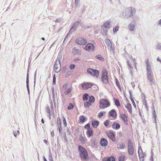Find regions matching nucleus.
Here are the masks:
<instances>
[{"instance_id":"obj_1","label":"nucleus","mask_w":161,"mask_h":161,"mask_svg":"<svg viewBox=\"0 0 161 161\" xmlns=\"http://www.w3.org/2000/svg\"><path fill=\"white\" fill-rule=\"evenodd\" d=\"M127 64L129 67V69L130 70V73L133 76V73L134 71L133 70V67L136 69L137 63L135 62V59L130 58L128 60L127 62Z\"/></svg>"},{"instance_id":"obj_2","label":"nucleus","mask_w":161,"mask_h":161,"mask_svg":"<svg viewBox=\"0 0 161 161\" xmlns=\"http://www.w3.org/2000/svg\"><path fill=\"white\" fill-rule=\"evenodd\" d=\"M78 151L79 155L81 159L83 160H87L89 158L88 153L86 150L81 146L78 147Z\"/></svg>"},{"instance_id":"obj_3","label":"nucleus","mask_w":161,"mask_h":161,"mask_svg":"<svg viewBox=\"0 0 161 161\" xmlns=\"http://www.w3.org/2000/svg\"><path fill=\"white\" fill-rule=\"evenodd\" d=\"M136 10L134 8L132 7L128 8L123 12V15L125 18H128L132 17L133 14L135 13Z\"/></svg>"},{"instance_id":"obj_4","label":"nucleus","mask_w":161,"mask_h":161,"mask_svg":"<svg viewBox=\"0 0 161 161\" xmlns=\"http://www.w3.org/2000/svg\"><path fill=\"white\" fill-rule=\"evenodd\" d=\"M99 107L101 109H104L110 106V103L107 99H101L99 102Z\"/></svg>"},{"instance_id":"obj_5","label":"nucleus","mask_w":161,"mask_h":161,"mask_svg":"<svg viewBox=\"0 0 161 161\" xmlns=\"http://www.w3.org/2000/svg\"><path fill=\"white\" fill-rule=\"evenodd\" d=\"M108 72L105 69H103L102 71V80L103 83L107 84L108 83Z\"/></svg>"},{"instance_id":"obj_6","label":"nucleus","mask_w":161,"mask_h":161,"mask_svg":"<svg viewBox=\"0 0 161 161\" xmlns=\"http://www.w3.org/2000/svg\"><path fill=\"white\" fill-rule=\"evenodd\" d=\"M87 72L88 74H90L92 76L97 78L99 75V71L95 69H93L91 68L87 69Z\"/></svg>"},{"instance_id":"obj_7","label":"nucleus","mask_w":161,"mask_h":161,"mask_svg":"<svg viewBox=\"0 0 161 161\" xmlns=\"http://www.w3.org/2000/svg\"><path fill=\"white\" fill-rule=\"evenodd\" d=\"M128 149L129 153L131 155H133L134 153V149L133 143L130 140L128 141Z\"/></svg>"},{"instance_id":"obj_8","label":"nucleus","mask_w":161,"mask_h":161,"mask_svg":"<svg viewBox=\"0 0 161 161\" xmlns=\"http://www.w3.org/2000/svg\"><path fill=\"white\" fill-rule=\"evenodd\" d=\"M147 76L148 80L150 82L153 83L154 82V79L152 71H147Z\"/></svg>"},{"instance_id":"obj_9","label":"nucleus","mask_w":161,"mask_h":161,"mask_svg":"<svg viewBox=\"0 0 161 161\" xmlns=\"http://www.w3.org/2000/svg\"><path fill=\"white\" fill-rule=\"evenodd\" d=\"M81 87L84 90H86L91 88L93 84L92 83L84 82L81 84Z\"/></svg>"},{"instance_id":"obj_10","label":"nucleus","mask_w":161,"mask_h":161,"mask_svg":"<svg viewBox=\"0 0 161 161\" xmlns=\"http://www.w3.org/2000/svg\"><path fill=\"white\" fill-rule=\"evenodd\" d=\"M60 60H57L55 63L54 65V71L56 73H58L60 70Z\"/></svg>"},{"instance_id":"obj_11","label":"nucleus","mask_w":161,"mask_h":161,"mask_svg":"<svg viewBox=\"0 0 161 161\" xmlns=\"http://www.w3.org/2000/svg\"><path fill=\"white\" fill-rule=\"evenodd\" d=\"M95 48V46L92 43H88L85 47V49L88 51H93Z\"/></svg>"},{"instance_id":"obj_12","label":"nucleus","mask_w":161,"mask_h":161,"mask_svg":"<svg viewBox=\"0 0 161 161\" xmlns=\"http://www.w3.org/2000/svg\"><path fill=\"white\" fill-rule=\"evenodd\" d=\"M119 117L124 121V124L126 125H128V117L125 114L122 113L120 114Z\"/></svg>"},{"instance_id":"obj_13","label":"nucleus","mask_w":161,"mask_h":161,"mask_svg":"<svg viewBox=\"0 0 161 161\" xmlns=\"http://www.w3.org/2000/svg\"><path fill=\"white\" fill-rule=\"evenodd\" d=\"M138 153L140 158V161H143L144 154L142 150L141 147H139L138 148Z\"/></svg>"},{"instance_id":"obj_14","label":"nucleus","mask_w":161,"mask_h":161,"mask_svg":"<svg viewBox=\"0 0 161 161\" xmlns=\"http://www.w3.org/2000/svg\"><path fill=\"white\" fill-rule=\"evenodd\" d=\"M146 64V71H152V63H150L148 59H146L145 62Z\"/></svg>"},{"instance_id":"obj_15","label":"nucleus","mask_w":161,"mask_h":161,"mask_svg":"<svg viewBox=\"0 0 161 161\" xmlns=\"http://www.w3.org/2000/svg\"><path fill=\"white\" fill-rule=\"evenodd\" d=\"M75 42L78 44L83 45H85L86 43V41L83 38L79 37L76 39Z\"/></svg>"},{"instance_id":"obj_16","label":"nucleus","mask_w":161,"mask_h":161,"mask_svg":"<svg viewBox=\"0 0 161 161\" xmlns=\"http://www.w3.org/2000/svg\"><path fill=\"white\" fill-rule=\"evenodd\" d=\"M107 135L108 137L110 138L112 141H115V136L114 133L111 131H108L107 132Z\"/></svg>"},{"instance_id":"obj_17","label":"nucleus","mask_w":161,"mask_h":161,"mask_svg":"<svg viewBox=\"0 0 161 161\" xmlns=\"http://www.w3.org/2000/svg\"><path fill=\"white\" fill-rule=\"evenodd\" d=\"M106 45L108 46V49L110 51L114 50V47L112 46V43L108 39H106L105 40Z\"/></svg>"},{"instance_id":"obj_18","label":"nucleus","mask_w":161,"mask_h":161,"mask_svg":"<svg viewBox=\"0 0 161 161\" xmlns=\"http://www.w3.org/2000/svg\"><path fill=\"white\" fill-rule=\"evenodd\" d=\"M108 141L105 138H102L100 141V144L101 146L103 147H106L108 145Z\"/></svg>"},{"instance_id":"obj_19","label":"nucleus","mask_w":161,"mask_h":161,"mask_svg":"<svg viewBox=\"0 0 161 161\" xmlns=\"http://www.w3.org/2000/svg\"><path fill=\"white\" fill-rule=\"evenodd\" d=\"M86 134L88 137H90L91 136H92L93 135V130L92 129L90 128L89 129H87L86 131Z\"/></svg>"},{"instance_id":"obj_20","label":"nucleus","mask_w":161,"mask_h":161,"mask_svg":"<svg viewBox=\"0 0 161 161\" xmlns=\"http://www.w3.org/2000/svg\"><path fill=\"white\" fill-rule=\"evenodd\" d=\"M79 139L81 142L83 144H85L87 141L86 138L84 136H83L82 135H80V136Z\"/></svg>"},{"instance_id":"obj_21","label":"nucleus","mask_w":161,"mask_h":161,"mask_svg":"<svg viewBox=\"0 0 161 161\" xmlns=\"http://www.w3.org/2000/svg\"><path fill=\"white\" fill-rule=\"evenodd\" d=\"M103 161H115V158L113 156L109 157H105L103 159Z\"/></svg>"},{"instance_id":"obj_22","label":"nucleus","mask_w":161,"mask_h":161,"mask_svg":"<svg viewBox=\"0 0 161 161\" xmlns=\"http://www.w3.org/2000/svg\"><path fill=\"white\" fill-rule=\"evenodd\" d=\"M125 107L127 108L129 112L131 114H132V106L130 104L128 103L125 105Z\"/></svg>"},{"instance_id":"obj_23","label":"nucleus","mask_w":161,"mask_h":161,"mask_svg":"<svg viewBox=\"0 0 161 161\" xmlns=\"http://www.w3.org/2000/svg\"><path fill=\"white\" fill-rule=\"evenodd\" d=\"M112 127L113 129H114L118 130L120 128V125L117 122H114Z\"/></svg>"},{"instance_id":"obj_24","label":"nucleus","mask_w":161,"mask_h":161,"mask_svg":"<svg viewBox=\"0 0 161 161\" xmlns=\"http://www.w3.org/2000/svg\"><path fill=\"white\" fill-rule=\"evenodd\" d=\"M87 120L86 118L84 116H80L79 117V123H83L85 122Z\"/></svg>"},{"instance_id":"obj_25","label":"nucleus","mask_w":161,"mask_h":161,"mask_svg":"<svg viewBox=\"0 0 161 161\" xmlns=\"http://www.w3.org/2000/svg\"><path fill=\"white\" fill-rule=\"evenodd\" d=\"M109 115L113 118H114L116 116V112L114 109H112L109 112Z\"/></svg>"},{"instance_id":"obj_26","label":"nucleus","mask_w":161,"mask_h":161,"mask_svg":"<svg viewBox=\"0 0 161 161\" xmlns=\"http://www.w3.org/2000/svg\"><path fill=\"white\" fill-rule=\"evenodd\" d=\"M92 125L94 128H96L99 125V122L97 121H92Z\"/></svg>"},{"instance_id":"obj_27","label":"nucleus","mask_w":161,"mask_h":161,"mask_svg":"<svg viewBox=\"0 0 161 161\" xmlns=\"http://www.w3.org/2000/svg\"><path fill=\"white\" fill-rule=\"evenodd\" d=\"M117 146V148L118 149H123L125 147V146L123 143H119Z\"/></svg>"},{"instance_id":"obj_28","label":"nucleus","mask_w":161,"mask_h":161,"mask_svg":"<svg viewBox=\"0 0 161 161\" xmlns=\"http://www.w3.org/2000/svg\"><path fill=\"white\" fill-rule=\"evenodd\" d=\"M114 101L115 103V105L118 107H120V103L119 100L116 98H114Z\"/></svg>"},{"instance_id":"obj_29","label":"nucleus","mask_w":161,"mask_h":161,"mask_svg":"<svg viewBox=\"0 0 161 161\" xmlns=\"http://www.w3.org/2000/svg\"><path fill=\"white\" fill-rule=\"evenodd\" d=\"M128 27L130 30L132 31H133L135 29V25L134 24H130L129 25Z\"/></svg>"},{"instance_id":"obj_30","label":"nucleus","mask_w":161,"mask_h":161,"mask_svg":"<svg viewBox=\"0 0 161 161\" xmlns=\"http://www.w3.org/2000/svg\"><path fill=\"white\" fill-rule=\"evenodd\" d=\"M103 26L106 28H109L110 27V23L108 22H105L103 25Z\"/></svg>"},{"instance_id":"obj_31","label":"nucleus","mask_w":161,"mask_h":161,"mask_svg":"<svg viewBox=\"0 0 161 161\" xmlns=\"http://www.w3.org/2000/svg\"><path fill=\"white\" fill-rule=\"evenodd\" d=\"M95 100V98L93 96H91L89 97V102L91 103H93Z\"/></svg>"},{"instance_id":"obj_32","label":"nucleus","mask_w":161,"mask_h":161,"mask_svg":"<svg viewBox=\"0 0 161 161\" xmlns=\"http://www.w3.org/2000/svg\"><path fill=\"white\" fill-rule=\"evenodd\" d=\"M72 88L70 87L67 89L66 91H65L64 92V93L66 95H67L69 92H71L72 90Z\"/></svg>"},{"instance_id":"obj_33","label":"nucleus","mask_w":161,"mask_h":161,"mask_svg":"<svg viewBox=\"0 0 161 161\" xmlns=\"http://www.w3.org/2000/svg\"><path fill=\"white\" fill-rule=\"evenodd\" d=\"M58 129L59 132L61 133L62 132L61 125V124H57Z\"/></svg>"},{"instance_id":"obj_34","label":"nucleus","mask_w":161,"mask_h":161,"mask_svg":"<svg viewBox=\"0 0 161 161\" xmlns=\"http://www.w3.org/2000/svg\"><path fill=\"white\" fill-rule=\"evenodd\" d=\"M88 95L86 94H85L83 96V101H86L88 99Z\"/></svg>"},{"instance_id":"obj_35","label":"nucleus","mask_w":161,"mask_h":161,"mask_svg":"<svg viewBox=\"0 0 161 161\" xmlns=\"http://www.w3.org/2000/svg\"><path fill=\"white\" fill-rule=\"evenodd\" d=\"M91 105V103L88 101H86L84 103V106L85 107H88Z\"/></svg>"},{"instance_id":"obj_36","label":"nucleus","mask_w":161,"mask_h":161,"mask_svg":"<svg viewBox=\"0 0 161 161\" xmlns=\"http://www.w3.org/2000/svg\"><path fill=\"white\" fill-rule=\"evenodd\" d=\"M110 121L108 120H107L105 121L104 122V124L105 127H107L108 126Z\"/></svg>"},{"instance_id":"obj_37","label":"nucleus","mask_w":161,"mask_h":161,"mask_svg":"<svg viewBox=\"0 0 161 161\" xmlns=\"http://www.w3.org/2000/svg\"><path fill=\"white\" fill-rule=\"evenodd\" d=\"M74 107V106L71 103H70L69 106L68 107V109L69 110H71Z\"/></svg>"},{"instance_id":"obj_38","label":"nucleus","mask_w":161,"mask_h":161,"mask_svg":"<svg viewBox=\"0 0 161 161\" xmlns=\"http://www.w3.org/2000/svg\"><path fill=\"white\" fill-rule=\"evenodd\" d=\"M116 84L117 86L119 87V89L120 90H121V87L119 82L118 80H116Z\"/></svg>"},{"instance_id":"obj_39","label":"nucleus","mask_w":161,"mask_h":161,"mask_svg":"<svg viewBox=\"0 0 161 161\" xmlns=\"http://www.w3.org/2000/svg\"><path fill=\"white\" fill-rule=\"evenodd\" d=\"M125 159V156L124 155L121 156L119 158V161H123Z\"/></svg>"},{"instance_id":"obj_40","label":"nucleus","mask_w":161,"mask_h":161,"mask_svg":"<svg viewBox=\"0 0 161 161\" xmlns=\"http://www.w3.org/2000/svg\"><path fill=\"white\" fill-rule=\"evenodd\" d=\"M90 124L89 123H88V124H87L85 126L84 128L85 129H87V130L89 129L90 128H92L90 127Z\"/></svg>"},{"instance_id":"obj_41","label":"nucleus","mask_w":161,"mask_h":161,"mask_svg":"<svg viewBox=\"0 0 161 161\" xmlns=\"http://www.w3.org/2000/svg\"><path fill=\"white\" fill-rule=\"evenodd\" d=\"M119 29V27L118 26L115 27V28H113V32L115 33Z\"/></svg>"},{"instance_id":"obj_42","label":"nucleus","mask_w":161,"mask_h":161,"mask_svg":"<svg viewBox=\"0 0 161 161\" xmlns=\"http://www.w3.org/2000/svg\"><path fill=\"white\" fill-rule=\"evenodd\" d=\"M63 123L65 127H66L67 125V123L66 122V120L64 117H63Z\"/></svg>"},{"instance_id":"obj_43","label":"nucleus","mask_w":161,"mask_h":161,"mask_svg":"<svg viewBox=\"0 0 161 161\" xmlns=\"http://www.w3.org/2000/svg\"><path fill=\"white\" fill-rule=\"evenodd\" d=\"M75 65L74 64H71L69 66V68L71 69H73L75 68Z\"/></svg>"},{"instance_id":"obj_44","label":"nucleus","mask_w":161,"mask_h":161,"mask_svg":"<svg viewBox=\"0 0 161 161\" xmlns=\"http://www.w3.org/2000/svg\"><path fill=\"white\" fill-rule=\"evenodd\" d=\"M103 113L101 112L98 114V116L99 118H101L103 115Z\"/></svg>"},{"instance_id":"obj_45","label":"nucleus","mask_w":161,"mask_h":161,"mask_svg":"<svg viewBox=\"0 0 161 161\" xmlns=\"http://www.w3.org/2000/svg\"><path fill=\"white\" fill-rule=\"evenodd\" d=\"M131 101H132V104H133L134 107L135 108H136V104H135V102L134 101L133 99L132 98H131Z\"/></svg>"},{"instance_id":"obj_46","label":"nucleus","mask_w":161,"mask_h":161,"mask_svg":"<svg viewBox=\"0 0 161 161\" xmlns=\"http://www.w3.org/2000/svg\"><path fill=\"white\" fill-rule=\"evenodd\" d=\"M56 79V78L55 76V75H54L53 76V84H55Z\"/></svg>"},{"instance_id":"obj_47","label":"nucleus","mask_w":161,"mask_h":161,"mask_svg":"<svg viewBox=\"0 0 161 161\" xmlns=\"http://www.w3.org/2000/svg\"><path fill=\"white\" fill-rule=\"evenodd\" d=\"M96 57L99 60H102L103 59V58L101 57L100 56H97Z\"/></svg>"},{"instance_id":"obj_48","label":"nucleus","mask_w":161,"mask_h":161,"mask_svg":"<svg viewBox=\"0 0 161 161\" xmlns=\"http://www.w3.org/2000/svg\"><path fill=\"white\" fill-rule=\"evenodd\" d=\"M52 93L53 94V98H55V93L54 89H53L52 90Z\"/></svg>"},{"instance_id":"obj_49","label":"nucleus","mask_w":161,"mask_h":161,"mask_svg":"<svg viewBox=\"0 0 161 161\" xmlns=\"http://www.w3.org/2000/svg\"><path fill=\"white\" fill-rule=\"evenodd\" d=\"M57 124H61V121H60V119L59 117H58L57 118Z\"/></svg>"},{"instance_id":"obj_50","label":"nucleus","mask_w":161,"mask_h":161,"mask_svg":"<svg viewBox=\"0 0 161 161\" xmlns=\"http://www.w3.org/2000/svg\"><path fill=\"white\" fill-rule=\"evenodd\" d=\"M156 116L155 112L154 111L153 113V117H154L155 120L156 119Z\"/></svg>"},{"instance_id":"obj_51","label":"nucleus","mask_w":161,"mask_h":161,"mask_svg":"<svg viewBox=\"0 0 161 161\" xmlns=\"http://www.w3.org/2000/svg\"><path fill=\"white\" fill-rule=\"evenodd\" d=\"M143 104L146 106V107H147V103L146 102V100L144 99L143 100Z\"/></svg>"},{"instance_id":"obj_52","label":"nucleus","mask_w":161,"mask_h":161,"mask_svg":"<svg viewBox=\"0 0 161 161\" xmlns=\"http://www.w3.org/2000/svg\"><path fill=\"white\" fill-rule=\"evenodd\" d=\"M79 1V0H75V4H76V6L78 5Z\"/></svg>"},{"instance_id":"obj_53","label":"nucleus","mask_w":161,"mask_h":161,"mask_svg":"<svg viewBox=\"0 0 161 161\" xmlns=\"http://www.w3.org/2000/svg\"><path fill=\"white\" fill-rule=\"evenodd\" d=\"M43 141H44V142L45 143H46V144H47V141L46 140V139H44V140Z\"/></svg>"},{"instance_id":"obj_54","label":"nucleus","mask_w":161,"mask_h":161,"mask_svg":"<svg viewBox=\"0 0 161 161\" xmlns=\"http://www.w3.org/2000/svg\"><path fill=\"white\" fill-rule=\"evenodd\" d=\"M67 132L68 133L69 135H70L71 134V132L69 130H67Z\"/></svg>"},{"instance_id":"obj_55","label":"nucleus","mask_w":161,"mask_h":161,"mask_svg":"<svg viewBox=\"0 0 161 161\" xmlns=\"http://www.w3.org/2000/svg\"><path fill=\"white\" fill-rule=\"evenodd\" d=\"M157 60L158 61L160 62L161 63V60L160 59L158 58H157Z\"/></svg>"},{"instance_id":"obj_56","label":"nucleus","mask_w":161,"mask_h":161,"mask_svg":"<svg viewBox=\"0 0 161 161\" xmlns=\"http://www.w3.org/2000/svg\"><path fill=\"white\" fill-rule=\"evenodd\" d=\"M14 135L15 136H16L17 135V134L15 132H14Z\"/></svg>"},{"instance_id":"obj_57","label":"nucleus","mask_w":161,"mask_h":161,"mask_svg":"<svg viewBox=\"0 0 161 161\" xmlns=\"http://www.w3.org/2000/svg\"><path fill=\"white\" fill-rule=\"evenodd\" d=\"M159 25H161V19L159 21Z\"/></svg>"},{"instance_id":"obj_58","label":"nucleus","mask_w":161,"mask_h":161,"mask_svg":"<svg viewBox=\"0 0 161 161\" xmlns=\"http://www.w3.org/2000/svg\"><path fill=\"white\" fill-rule=\"evenodd\" d=\"M41 121H42V123L43 124H44V120H43V119H42Z\"/></svg>"},{"instance_id":"obj_59","label":"nucleus","mask_w":161,"mask_h":161,"mask_svg":"<svg viewBox=\"0 0 161 161\" xmlns=\"http://www.w3.org/2000/svg\"><path fill=\"white\" fill-rule=\"evenodd\" d=\"M47 108V110H48V112L50 113V111L49 108V107H48Z\"/></svg>"},{"instance_id":"obj_60","label":"nucleus","mask_w":161,"mask_h":161,"mask_svg":"<svg viewBox=\"0 0 161 161\" xmlns=\"http://www.w3.org/2000/svg\"><path fill=\"white\" fill-rule=\"evenodd\" d=\"M26 82H27V87H28V79H27V81H26Z\"/></svg>"},{"instance_id":"obj_61","label":"nucleus","mask_w":161,"mask_h":161,"mask_svg":"<svg viewBox=\"0 0 161 161\" xmlns=\"http://www.w3.org/2000/svg\"><path fill=\"white\" fill-rule=\"evenodd\" d=\"M51 134L52 135H54V132L53 131H52L51 133Z\"/></svg>"},{"instance_id":"obj_62","label":"nucleus","mask_w":161,"mask_h":161,"mask_svg":"<svg viewBox=\"0 0 161 161\" xmlns=\"http://www.w3.org/2000/svg\"><path fill=\"white\" fill-rule=\"evenodd\" d=\"M64 136L65 137V139H66L67 137H66V136L65 134H64Z\"/></svg>"},{"instance_id":"obj_63","label":"nucleus","mask_w":161,"mask_h":161,"mask_svg":"<svg viewBox=\"0 0 161 161\" xmlns=\"http://www.w3.org/2000/svg\"><path fill=\"white\" fill-rule=\"evenodd\" d=\"M44 161H47V159H46L45 158H44Z\"/></svg>"},{"instance_id":"obj_64","label":"nucleus","mask_w":161,"mask_h":161,"mask_svg":"<svg viewBox=\"0 0 161 161\" xmlns=\"http://www.w3.org/2000/svg\"><path fill=\"white\" fill-rule=\"evenodd\" d=\"M42 39L44 41L45 40V38L43 37L42 38Z\"/></svg>"}]
</instances>
